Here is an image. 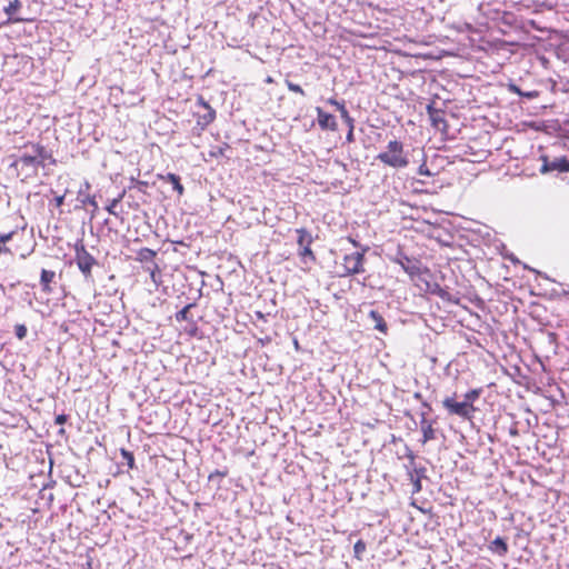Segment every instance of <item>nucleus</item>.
Returning <instances> with one entry per match:
<instances>
[{
    "label": "nucleus",
    "instance_id": "obj_15",
    "mask_svg": "<svg viewBox=\"0 0 569 569\" xmlns=\"http://www.w3.org/2000/svg\"><path fill=\"white\" fill-rule=\"evenodd\" d=\"M157 257V251L150 249V248H141L137 251V261L141 263H148L151 264L154 262V258Z\"/></svg>",
    "mask_w": 569,
    "mask_h": 569
},
{
    "label": "nucleus",
    "instance_id": "obj_29",
    "mask_svg": "<svg viewBox=\"0 0 569 569\" xmlns=\"http://www.w3.org/2000/svg\"><path fill=\"white\" fill-rule=\"evenodd\" d=\"M286 84L291 92L305 96V90L299 84H296L291 81H286Z\"/></svg>",
    "mask_w": 569,
    "mask_h": 569
},
{
    "label": "nucleus",
    "instance_id": "obj_7",
    "mask_svg": "<svg viewBox=\"0 0 569 569\" xmlns=\"http://www.w3.org/2000/svg\"><path fill=\"white\" fill-rule=\"evenodd\" d=\"M18 236V230H12L10 232L0 233V256L1 254H19L21 258H26L30 254V249H22L21 247L17 246L14 249L7 246V243L14 239V237Z\"/></svg>",
    "mask_w": 569,
    "mask_h": 569
},
{
    "label": "nucleus",
    "instance_id": "obj_22",
    "mask_svg": "<svg viewBox=\"0 0 569 569\" xmlns=\"http://www.w3.org/2000/svg\"><path fill=\"white\" fill-rule=\"evenodd\" d=\"M299 257L305 263H307L308 261L316 262V254L313 253L311 246H305L302 248H299Z\"/></svg>",
    "mask_w": 569,
    "mask_h": 569
},
{
    "label": "nucleus",
    "instance_id": "obj_26",
    "mask_svg": "<svg viewBox=\"0 0 569 569\" xmlns=\"http://www.w3.org/2000/svg\"><path fill=\"white\" fill-rule=\"evenodd\" d=\"M120 455L123 458V460H126L129 469H133L136 467L134 456L131 451H129L124 448H121Z\"/></svg>",
    "mask_w": 569,
    "mask_h": 569
},
{
    "label": "nucleus",
    "instance_id": "obj_23",
    "mask_svg": "<svg viewBox=\"0 0 569 569\" xmlns=\"http://www.w3.org/2000/svg\"><path fill=\"white\" fill-rule=\"evenodd\" d=\"M196 305L194 303H188L187 306H184L180 311H178L176 313V320L178 322H181V321H187L189 320V311L191 308H193Z\"/></svg>",
    "mask_w": 569,
    "mask_h": 569
},
{
    "label": "nucleus",
    "instance_id": "obj_6",
    "mask_svg": "<svg viewBox=\"0 0 569 569\" xmlns=\"http://www.w3.org/2000/svg\"><path fill=\"white\" fill-rule=\"evenodd\" d=\"M76 262L83 276L90 278L91 270L97 264V260L87 251L83 244L76 246Z\"/></svg>",
    "mask_w": 569,
    "mask_h": 569
},
{
    "label": "nucleus",
    "instance_id": "obj_1",
    "mask_svg": "<svg viewBox=\"0 0 569 569\" xmlns=\"http://www.w3.org/2000/svg\"><path fill=\"white\" fill-rule=\"evenodd\" d=\"M23 149L30 151L23 152L10 164L22 182L36 178L39 168H43L47 161L51 164L56 163L52 152L39 142L28 141L23 144Z\"/></svg>",
    "mask_w": 569,
    "mask_h": 569
},
{
    "label": "nucleus",
    "instance_id": "obj_28",
    "mask_svg": "<svg viewBox=\"0 0 569 569\" xmlns=\"http://www.w3.org/2000/svg\"><path fill=\"white\" fill-rule=\"evenodd\" d=\"M14 332L19 340H22L27 337L28 329L23 323H18L14 326Z\"/></svg>",
    "mask_w": 569,
    "mask_h": 569
},
{
    "label": "nucleus",
    "instance_id": "obj_30",
    "mask_svg": "<svg viewBox=\"0 0 569 569\" xmlns=\"http://www.w3.org/2000/svg\"><path fill=\"white\" fill-rule=\"evenodd\" d=\"M410 478L412 480V483H413V490H412V493H418L421 491L422 489V486H421V480L419 477H413L412 473H410Z\"/></svg>",
    "mask_w": 569,
    "mask_h": 569
},
{
    "label": "nucleus",
    "instance_id": "obj_36",
    "mask_svg": "<svg viewBox=\"0 0 569 569\" xmlns=\"http://www.w3.org/2000/svg\"><path fill=\"white\" fill-rule=\"evenodd\" d=\"M347 141L348 142H352L353 141V129H351V127H349V131L347 133Z\"/></svg>",
    "mask_w": 569,
    "mask_h": 569
},
{
    "label": "nucleus",
    "instance_id": "obj_24",
    "mask_svg": "<svg viewBox=\"0 0 569 569\" xmlns=\"http://www.w3.org/2000/svg\"><path fill=\"white\" fill-rule=\"evenodd\" d=\"M367 549V545L362 539H359L353 546L355 558L362 560V556Z\"/></svg>",
    "mask_w": 569,
    "mask_h": 569
},
{
    "label": "nucleus",
    "instance_id": "obj_17",
    "mask_svg": "<svg viewBox=\"0 0 569 569\" xmlns=\"http://www.w3.org/2000/svg\"><path fill=\"white\" fill-rule=\"evenodd\" d=\"M144 270L150 274V279L153 282L154 287L158 288L161 280V269L158 263L153 262L151 266H146Z\"/></svg>",
    "mask_w": 569,
    "mask_h": 569
},
{
    "label": "nucleus",
    "instance_id": "obj_8",
    "mask_svg": "<svg viewBox=\"0 0 569 569\" xmlns=\"http://www.w3.org/2000/svg\"><path fill=\"white\" fill-rule=\"evenodd\" d=\"M428 114L431 121V126L443 133L448 131V124L446 121V113L443 110L436 109L431 106H428Z\"/></svg>",
    "mask_w": 569,
    "mask_h": 569
},
{
    "label": "nucleus",
    "instance_id": "obj_33",
    "mask_svg": "<svg viewBox=\"0 0 569 569\" xmlns=\"http://www.w3.org/2000/svg\"><path fill=\"white\" fill-rule=\"evenodd\" d=\"M328 103H329V104H331V106H333V107H336V109H337L338 111H340V108H341V107H345V102H340V101H338V100H336V99H333V98L328 99Z\"/></svg>",
    "mask_w": 569,
    "mask_h": 569
},
{
    "label": "nucleus",
    "instance_id": "obj_38",
    "mask_svg": "<svg viewBox=\"0 0 569 569\" xmlns=\"http://www.w3.org/2000/svg\"><path fill=\"white\" fill-rule=\"evenodd\" d=\"M56 201H57V206H61V204H62V202H63V197H62V196H61V197H58V198L56 199Z\"/></svg>",
    "mask_w": 569,
    "mask_h": 569
},
{
    "label": "nucleus",
    "instance_id": "obj_40",
    "mask_svg": "<svg viewBox=\"0 0 569 569\" xmlns=\"http://www.w3.org/2000/svg\"><path fill=\"white\" fill-rule=\"evenodd\" d=\"M89 202H90V204H92L94 208L97 207V202L94 201V199L90 200Z\"/></svg>",
    "mask_w": 569,
    "mask_h": 569
},
{
    "label": "nucleus",
    "instance_id": "obj_27",
    "mask_svg": "<svg viewBox=\"0 0 569 569\" xmlns=\"http://www.w3.org/2000/svg\"><path fill=\"white\" fill-rule=\"evenodd\" d=\"M340 116L343 119V121L348 124V127H351V129L355 128V120L350 117L349 111L347 110L346 106L340 108Z\"/></svg>",
    "mask_w": 569,
    "mask_h": 569
},
{
    "label": "nucleus",
    "instance_id": "obj_2",
    "mask_svg": "<svg viewBox=\"0 0 569 569\" xmlns=\"http://www.w3.org/2000/svg\"><path fill=\"white\" fill-rule=\"evenodd\" d=\"M481 392V388L471 389L465 393L462 401H457L455 393L453 396L446 397L442 400V406L451 416H458L462 419H471L477 410L473 402L479 399Z\"/></svg>",
    "mask_w": 569,
    "mask_h": 569
},
{
    "label": "nucleus",
    "instance_id": "obj_14",
    "mask_svg": "<svg viewBox=\"0 0 569 569\" xmlns=\"http://www.w3.org/2000/svg\"><path fill=\"white\" fill-rule=\"evenodd\" d=\"M489 550L500 557H505L509 551L507 542L501 537H497L490 542Z\"/></svg>",
    "mask_w": 569,
    "mask_h": 569
},
{
    "label": "nucleus",
    "instance_id": "obj_4",
    "mask_svg": "<svg viewBox=\"0 0 569 569\" xmlns=\"http://www.w3.org/2000/svg\"><path fill=\"white\" fill-rule=\"evenodd\" d=\"M197 107L193 117L199 130L203 131L214 121L216 110L201 96L197 99Z\"/></svg>",
    "mask_w": 569,
    "mask_h": 569
},
{
    "label": "nucleus",
    "instance_id": "obj_39",
    "mask_svg": "<svg viewBox=\"0 0 569 569\" xmlns=\"http://www.w3.org/2000/svg\"><path fill=\"white\" fill-rule=\"evenodd\" d=\"M266 82H267V83H272V82H273V79H272L271 77H268V78L266 79Z\"/></svg>",
    "mask_w": 569,
    "mask_h": 569
},
{
    "label": "nucleus",
    "instance_id": "obj_5",
    "mask_svg": "<svg viewBox=\"0 0 569 569\" xmlns=\"http://www.w3.org/2000/svg\"><path fill=\"white\" fill-rule=\"evenodd\" d=\"M366 251L367 248L363 249L362 252L356 251L343 257V276H353L365 271L363 263Z\"/></svg>",
    "mask_w": 569,
    "mask_h": 569
},
{
    "label": "nucleus",
    "instance_id": "obj_20",
    "mask_svg": "<svg viewBox=\"0 0 569 569\" xmlns=\"http://www.w3.org/2000/svg\"><path fill=\"white\" fill-rule=\"evenodd\" d=\"M21 1L20 0H12L8 3V6L4 8V12L10 17V19L13 21V22H20L22 21L23 19L21 18H12L13 14H16L19 9L21 8Z\"/></svg>",
    "mask_w": 569,
    "mask_h": 569
},
{
    "label": "nucleus",
    "instance_id": "obj_12",
    "mask_svg": "<svg viewBox=\"0 0 569 569\" xmlns=\"http://www.w3.org/2000/svg\"><path fill=\"white\" fill-rule=\"evenodd\" d=\"M543 164L541 167V172H549L552 170H559V171H569V161L565 158L555 160L552 162H548L547 158L543 157Z\"/></svg>",
    "mask_w": 569,
    "mask_h": 569
},
{
    "label": "nucleus",
    "instance_id": "obj_34",
    "mask_svg": "<svg viewBox=\"0 0 569 569\" xmlns=\"http://www.w3.org/2000/svg\"><path fill=\"white\" fill-rule=\"evenodd\" d=\"M419 174L421 176H430L431 172L429 171L428 167L422 163L420 167H419V170H418Z\"/></svg>",
    "mask_w": 569,
    "mask_h": 569
},
{
    "label": "nucleus",
    "instance_id": "obj_37",
    "mask_svg": "<svg viewBox=\"0 0 569 569\" xmlns=\"http://www.w3.org/2000/svg\"><path fill=\"white\" fill-rule=\"evenodd\" d=\"M348 241H349L352 246H355V247H358V246H359L358 241H357V240H355V239H353V238H351V237H348Z\"/></svg>",
    "mask_w": 569,
    "mask_h": 569
},
{
    "label": "nucleus",
    "instance_id": "obj_13",
    "mask_svg": "<svg viewBox=\"0 0 569 569\" xmlns=\"http://www.w3.org/2000/svg\"><path fill=\"white\" fill-rule=\"evenodd\" d=\"M54 279H56L54 271L42 269L41 276H40V283H41V289L43 292H46V293L52 292L51 283L54 281Z\"/></svg>",
    "mask_w": 569,
    "mask_h": 569
},
{
    "label": "nucleus",
    "instance_id": "obj_11",
    "mask_svg": "<svg viewBox=\"0 0 569 569\" xmlns=\"http://www.w3.org/2000/svg\"><path fill=\"white\" fill-rule=\"evenodd\" d=\"M433 421L428 420L427 418H422L420 420V430L422 432V445L427 443L428 441L436 439V429L433 428Z\"/></svg>",
    "mask_w": 569,
    "mask_h": 569
},
{
    "label": "nucleus",
    "instance_id": "obj_3",
    "mask_svg": "<svg viewBox=\"0 0 569 569\" xmlns=\"http://www.w3.org/2000/svg\"><path fill=\"white\" fill-rule=\"evenodd\" d=\"M378 161L393 169H403L409 164V156L405 150V146L399 140H391L385 150L376 157Z\"/></svg>",
    "mask_w": 569,
    "mask_h": 569
},
{
    "label": "nucleus",
    "instance_id": "obj_9",
    "mask_svg": "<svg viewBox=\"0 0 569 569\" xmlns=\"http://www.w3.org/2000/svg\"><path fill=\"white\" fill-rule=\"evenodd\" d=\"M316 111L318 124L322 130L336 131L338 129V123L335 116L323 111L320 107H317Z\"/></svg>",
    "mask_w": 569,
    "mask_h": 569
},
{
    "label": "nucleus",
    "instance_id": "obj_16",
    "mask_svg": "<svg viewBox=\"0 0 569 569\" xmlns=\"http://www.w3.org/2000/svg\"><path fill=\"white\" fill-rule=\"evenodd\" d=\"M369 317L373 322L375 329H377L378 331H380L382 333H387V331H388L387 322L385 321L383 317L377 310H371L369 312Z\"/></svg>",
    "mask_w": 569,
    "mask_h": 569
},
{
    "label": "nucleus",
    "instance_id": "obj_10",
    "mask_svg": "<svg viewBox=\"0 0 569 569\" xmlns=\"http://www.w3.org/2000/svg\"><path fill=\"white\" fill-rule=\"evenodd\" d=\"M396 262L399 263L403 271L411 278H415L421 273V268L418 260H413L403 256L402 258L396 259Z\"/></svg>",
    "mask_w": 569,
    "mask_h": 569
},
{
    "label": "nucleus",
    "instance_id": "obj_35",
    "mask_svg": "<svg viewBox=\"0 0 569 569\" xmlns=\"http://www.w3.org/2000/svg\"><path fill=\"white\" fill-rule=\"evenodd\" d=\"M254 317H256L257 321H259V322H266L267 321L266 316L261 311H256L254 312Z\"/></svg>",
    "mask_w": 569,
    "mask_h": 569
},
{
    "label": "nucleus",
    "instance_id": "obj_25",
    "mask_svg": "<svg viewBox=\"0 0 569 569\" xmlns=\"http://www.w3.org/2000/svg\"><path fill=\"white\" fill-rule=\"evenodd\" d=\"M124 196V191H122L117 198L112 199L109 204L106 207V210L112 214L118 216V212L116 211V207L121 202L122 198Z\"/></svg>",
    "mask_w": 569,
    "mask_h": 569
},
{
    "label": "nucleus",
    "instance_id": "obj_18",
    "mask_svg": "<svg viewBox=\"0 0 569 569\" xmlns=\"http://www.w3.org/2000/svg\"><path fill=\"white\" fill-rule=\"evenodd\" d=\"M162 180L172 184V188L178 192L179 196H182L184 192V188L180 182V177L176 173H168L166 177H161Z\"/></svg>",
    "mask_w": 569,
    "mask_h": 569
},
{
    "label": "nucleus",
    "instance_id": "obj_32",
    "mask_svg": "<svg viewBox=\"0 0 569 569\" xmlns=\"http://www.w3.org/2000/svg\"><path fill=\"white\" fill-rule=\"evenodd\" d=\"M68 421V416L64 413L58 415L54 419L56 425H64Z\"/></svg>",
    "mask_w": 569,
    "mask_h": 569
},
{
    "label": "nucleus",
    "instance_id": "obj_21",
    "mask_svg": "<svg viewBox=\"0 0 569 569\" xmlns=\"http://www.w3.org/2000/svg\"><path fill=\"white\" fill-rule=\"evenodd\" d=\"M230 149L229 143L223 142L219 146H214L209 150V157L212 159L222 158L226 156V151Z\"/></svg>",
    "mask_w": 569,
    "mask_h": 569
},
{
    "label": "nucleus",
    "instance_id": "obj_19",
    "mask_svg": "<svg viewBox=\"0 0 569 569\" xmlns=\"http://www.w3.org/2000/svg\"><path fill=\"white\" fill-rule=\"evenodd\" d=\"M296 232L298 234L297 243L299 248H302L305 246H311L312 237L306 228L297 229Z\"/></svg>",
    "mask_w": 569,
    "mask_h": 569
},
{
    "label": "nucleus",
    "instance_id": "obj_31",
    "mask_svg": "<svg viewBox=\"0 0 569 569\" xmlns=\"http://www.w3.org/2000/svg\"><path fill=\"white\" fill-rule=\"evenodd\" d=\"M228 476V470L224 469V470H214L212 471L210 475H209V479L212 480L213 478L216 477H219V478H224Z\"/></svg>",
    "mask_w": 569,
    "mask_h": 569
}]
</instances>
